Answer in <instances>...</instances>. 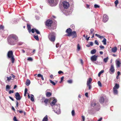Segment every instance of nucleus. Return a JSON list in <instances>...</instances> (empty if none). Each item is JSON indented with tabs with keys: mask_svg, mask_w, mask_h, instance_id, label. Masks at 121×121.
Here are the masks:
<instances>
[{
	"mask_svg": "<svg viewBox=\"0 0 121 121\" xmlns=\"http://www.w3.org/2000/svg\"><path fill=\"white\" fill-rule=\"evenodd\" d=\"M49 81L53 85L55 86L56 85V83L52 81L51 80L49 79Z\"/></svg>",
	"mask_w": 121,
	"mask_h": 121,
	"instance_id": "nucleus-32",
	"label": "nucleus"
},
{
	"mask_svg": "<svg viewBox=\"0 0 121 121\" xmlns=\"http://www.w3.org/2000/svg\"><path fill=\"white\" fill-rule=\"evenodd\" d=\"M34 37L37 40H39V39L38 35L36 36L34 35Z\"/></svg>",
	"mask_w": 121,
	"mask_h": 121,
	"instance_id": "nucleus-36",
	"label": "nucleus"
},
{
	"mask_svg": "<svg viewBox=\"0 0 121 121\" xmlns=\"http://www.w3.org/2000/svg\"><path fill=\"white\" fill-rule=\"evenodd\" d=\"M77 48V50L78 51H79L80 49L81 48L79 44H78Z\"/></svg>",
	"mask_w": 121,
	"mask_h": 121,
	"instance_id": "nucleus-38",
	"label": "nucleus"
},
{
	"mask_svg": "<svg viewBox=\"0 0 121 121\" xmlns=\"http://www.w3.org/2000/svg\"><path fill=\"white\" fill-rule=\"evenodd\" d=\"M50 4H52L53 6H56L57 4L58 0H48Z\"/></svg>",
	"mask_w": 121,
	"mask_h": 121,
	"instance_id": "nucleus-6",
	"label": "nucleus"
},
{
	"mask_svg": "<svg viewBox=\"0 0 121 121\" xmlns=\"http://www.w3.org/2000/svg\"><path fill=\"white\" fill-rule=\"evenodd\" d=\"M58 73L59 74H60L62 73H63V72L62 71H61V70H60V71H59L58 72Z\"/></svg>",
	"mask_w": 121,
	"mask_h": 121,
	"instance_id": "nucleus-51",
	"label": "nucleus"
},
{
	"mask_svg": "<svg viewBox=\"0 0 121 121\" xmlns=\"http://www.w3.org/2000/svg\"><path fill=\"white\" fill-rule=\"evenodd\" d=\"M108 59V57H107V58H104V62L106 63Z\"/></svg>",
	"mask_w": 121,
	"mask_h": 121,
	"instance_id": "nucleus-40",
	"label": "nucleus"
},
{
	"mask_svg": "<svg viewBox=\"0 0 121 121\" xmlns=\"http://www.w3.org/2000/svg\"><path fill=\"white\" fill-rule=\"evenodd\" d=\"M106 39L105 38H104L102 41V42L103 43L104 45H106Z\"/></svg>",
	"mask_w": 121,
	"mask_h": 121,
	"instance_id": "nucleus-30",
	"label": "nucleus"
},
{
	"mask_svg": "<svg viewBox=\"0 0 121 121\" xmlns=\"http://www.w3.org/2000/svg\"><path fill=\"white\" fill-rule=\"evenodd\" d=\"M27 27L29 32V33H30L31 31V26L30 25L27 24Z\"/></svg>",
	"mask_w": 121,
	"mask_h": 121,
	"instance_id": "nucleus-23",
	"label": "nucleus"
},
{
	"mask_svg": "<svg viewBox=\"0 0 121 121\" xmlns=\"http://www.w3.org/2000/svg\"><path fill=\"white\" fill-rule=\"evenodd\" d=\"M71 36H72L73 38H76L77 37V34L76 32L75 31L72 32L71 33Z\"/></svg>",
	"mask_w": 121,
	"mask_h": 121,
	"instance_id": "nucleus-14",
	"label": "nucleus"
},
{
	"mask_svg": "<svg viewBox=\"0 0 121 121\" xmlns=\"http://www.w3.org/2000/svg\"><path fill=\"white\" fill-rule=\"evenodd\" d=\"M94 6L95 8H99V6L96 4H95Z\"/></svg>",
	"mask_w": 121,
	"mask_h": 121,
	"instance_id": "nucleus-48",
	"label": "nucleus"
},
{
	"mask_svg": "<svg viewBox=\"0 0 121 121\" xmlns=\"http://www.w3.org/2000/svg\"><path fill=\"white\" fill-rule=\"evenodd\" d=\"M52 95V94L50 92H47L46 93V96L47 97H49Z\"/></svg>",
	"mask_w": 121,
	"mask_h": 121,
	"instance_id": "nucleus-27",
	"label": "nucleus"
},
{
	"mask_svg": "<svg viewBox=\"0 0 121 121\" xmlns=\"http://www.w3.org/2000/svg\"><path fill=\"white\" fill-rule=\"evenodd\" d=\"M62 4L64 8L65 9H68L69 6V3L65 1H64L63 2Z\"/></svg>",
	"mask_w": 121,
	"mask_h": 121,
	"instance_id": "nucleus-5",
	"label": "nucleus"
},
{
	"mask_svg": "<svg viewBox=\"0 0 121 121\" xmlns=\"http://www.w3.org/2000/svg\"><path fill=\"white\" fill-rule=\"evenodd\" d=\"M57 102V100L56 99H54L53 100L52 102L50 103V105L52 106L55 105L56 103Z\"/></svg>",
	"mask_w": 121,
	"mask_h": 121,
	"instance_id": "nucleus-12",
	"label": "nucleus"
},
{
	"mask_svg": "<svg viewBox=\"0 0 121 121\" xmlns=\"http://www.w3.org/2000/svg\"><path fill=\"white\" fill-rule=\"evenodd\" d=\"M66 32L67 33V36H71V33L72 32V30L70 28L67 29L66 31Z\"/></svg>",
	"mask_w": 121,
	"mask_h": 121,
	"instance_id": "nucleus-8",
	"label": "nucleus"
},
{
	"mask_svg": "<svg viewBox=\"0 0 121 121\" xmlns=\"http://www.w3.org/2000/svg\"><path fill=\"white\" fill-rule=\"evenodd\" d=\"M104 101V98L102 96L100 98L99 102L101 103H103Z\"/></svg>",
	"mask_w": 121,
	"mask_h": 121,
	"instance_id": "nucleus-18",
	"label": "nucleus"
},
{
	"mask_svg": "<svg viewBox=\"0 0 121 121\" xmlns=\"http://www.w3.org/2000/svg\"><path fill=\"white\" fill-rule=\"evenodd\" d=\"M115 71L114 66L112 64L111 65L110 68L109 69V72L111 74H112L114 73Z\"/></svg>",
	"mask_w": 121,
	"mask_h": 121,
	"instance_id": "nucleus-7",
	"label": "nucleus"
},
{
	"mask_svg": "<svg viewBox=\"0 0 121 121\" xmlns=\"http://www.w3.org/2000/svg\"><path fill=\"white\" fill-rule=\"evenodd\" d=\"M17 111L20 113H21L23 112V111L22 110H18Z\"/></svg>",
	"mask_w": 121,
	"mask_h": 121,
	"instance_id": "nucleus-59",
	"label": "nucleus"
},
{
	"mask_svg": "<svg viewBox=\"0 0 121 121\" xmlns=\"http://www.w3.org/2000/svg\"><path fill=\"white\" fill-rule=\"evenodd\" d=\"M108 19V16L106 14H104L103 15V21L104 22H107Z\"/></svg>",
	"mask_w": 121,
	"mask_h": 121,
	"instance_id": "nucleus-9",
	"label": "nucleus"
},
{
	"mask_svg": "<svg viewBox=\"0 0 121 121\" xmlns=\"http://www.w3.org/2000/svg\"><path fill=\"white\" fill-rule=\"evenodd\" d=\"M31 96L30 97V99L32 101H34V96L32 94L31 95Z\"/></svg>",
	"mask_w": 121,
	"mask_h": 121,
	"instance_id": "nucleus-31",
	"label": "nucleus"
},
{
	"mask_svg": "<svg viewBox=\"0 0 121 121\" xmlns=\"http://www.w3.org/2000/svg\"><path fill=\"white\" fill-rule=\"evenodd\" d=\"M91 84H86L87 86L88 87V89L89 90L91 89V88L92 86Z\"/></svg>",
	"mask_w": 121,
	"mask_h": 121,
	"instance_id": "nucleus-33",
	"label": "nucleus"
},
{
	"mask_svg": "<svg viewBox=\"0 0 121 121\" xmlns=\"http://www.w3.org/2000/svg\"><path fill=\"white\" fill-rule=\"evenodd\" d=\"M82 121H85V117L84 116H82Z\"/></svg>",
	"mask_w": 121,
	"mask_h": 121,
	"instance_id": "nucleus-52",
	"label": "nucleus"
},
{
	"mask_svg": "<svg viewBox=\"0 0 121 121\" xmlns=\"http://www.w3.org/2000/svg\"><path fill=\"white\" fill-rule=\"evenodd\" d=\"M98 83L99 86L101 87L102 86V84L100 81H99L98 82Z\"/></svg>",
	"mask_w": 121,
	"mask_h": 121,
	"instance_id": "nucleus-44",
	"label": "nucleus"
},
{
	"mask_svg": "<svg viewBox=\"0 0 121 121\" xmlns=\"http://www.w3.org/2000/svg\"><path fill=\"white\" fill-rule=\"evenodd\" d=\"M116 64L117 68L119 67L120 66L121 63L119 60L117 59L116 60Z\"/></svg>",
	"mask_w": 121,
	"mask_h": 121,
	"instance_id": "nucleus-15",
	"label": "nucleus"
},
{
	"mask_svg": "<svg viewBox=\"0 0 121 121\" xmlns=\"http://www.w3.org/2000/svg\"><path fill=\"white\" fill-rule=\"evenodd\" d=\"M102 119V117H101L99 119H98V121H101Z\"/></svg>",
	"mask_w": 121,
	"mask_h": 121,
	"instance_id": "nucleus-62",
	"label": "nucleus"
},
{
	"mask_svg": "<svg viewBox=\"0 0 121 121\" xmlns=\"http://www.w3.org/2000/svg\"><path fill=\"white\" fill-rule=\"evenodd\" d=\"M48 116L46 115L43 118V119L42 121H48Z\"/></svg>",
	"mask_w": 121,
	"mask_h": 121,
	"instance_id": "nucleus-24",
	"label": "nucleus"
},
{
	"mask_svg": "<svg viewBox=\"0 0 121 121\" xmlns=\"http://www.w3.org/2000/svg\"><path fill=\"white\" fill-rule=\"evenodd\" d=\"M54 111L57 114H60V110L59 107H57L56 108L54 109Z\"/></svg>",
	"mask_w": 121,
	"mask_h": 121,
	"instance_id": "nucleus-13",
	"label": "nucleus"
},
{
	"mask_svg": "<svg viewBox=\"0 0 121 121\" xmlns=\"http://www.w3.org/2000/svg\"><path fill=\"white\" fill-rule=\"evenodd\" d=\"M95 43L97 45H98L99 44L97 40H95Z\"/></svg>",
	"mask_w": 121,
	"mask_h": 121,
	"instance_id": "nucleus-54",
	"label": "nucleus"
},
{
	"mask_svg": "<svg viewBox=\"0 0 121 121\" xmlns=\"http://www.w3.org/2000/svg\"><path fill=\"white\" fill-rule=\"evenodd\" d=\"M92 79L91 78H89L87 80L86 84H91Z\"/></svg>",
	"mask_w": 121,
	"mask_h": 121,
	"instance_id": "nucleus-19",
	"label": "nucleus"
},
{
	"mask_svg": "<svg viewBox=\"0 0 121 121\" xmlns=\"http://www.w3.org/2000/svg\"><path fill=\"white\" fill-rule=\"evenodd\" d=\"M10 88V86H9L8 85H7L6 86V89L7 90H9V89Z\"/></svg>",
	"mask_w": 121,
	"mask_h": 121,
	"instance_id": "nucleus-41",
	"label": "nucleus"
},
{
	"mask_svg": "<svg viewBox=\"0 0 121 121\" xmlns=\"http://www.w3.org/2000/svg\"><path fill=\"white\" fill-rule=\"evenodd\" d=\"M13 120L14 121H17V118L16 117H14L13 118Z\"/></svg>",
	"mask_w": 121,
	"mask_h": 121,
	"instance_id": "nucleus-55",
	"label": "nucleus"
},
{
	"mask_svg": "<svg viewBox=\"0 0 121 121\" xmlns=\"http://www.w3.org/2000/svg\"><path fill=\"white\" fill-rule=\"evenodd\" d=\"M104 70H101L99 73L98 74V76L99 77L101 74L104 72Z\"/></svg>",
	"mask_w": 121,
	"mask_h": 121,
	"instance_id": "nucleus-35",
	"label": "nucleus"
},
{
	"mask_svg": "<svg viewBox=\"0 0 121 121\" xmlns=\"http://www.w3.org/2000/svg\"><path fill=\"white\" fill-rule=\"evenodd\" d=\"M7 56L8 58L10 59L11 63L13 64L14 63L15 60V59L12 51H9L8 52Z\"/></svg>",
	"mask_w": 121,
	"mask_h": 121,
	"instance_id": "nucleus-1",
	"label": "nucleus"
},
{
	"mask_svg": "<svg viewBox=\"0 0 121 121\" xmlns=\"http://www.w3.org/2000/svg\"><path fill=\"white\" fill-rule=\"evenodd\" d=\"M64 78V77L63 76L61 78V82H62V81L63 80Z\"/></svg>",
	"mask_w": 121,
	"mask_h": 121,
	"instance_id": "nucleus-64",
	"label": "nucleus"
},
{
	"mask_svg": "<svg viewBox=\"0 0 121 121\" xmlns=\"http://www.w3.org/2000/svg\"><path fill=\"white\" fill-rule=\"evenodd\" d=\"M12 38L14 40H17L18 39V38L17 36L15 35H11L9 36V41H10L11 39Z\"/></svg>",
	"mask_w": 121,
	"mask_h": 121,
	"instance_id": "nucleus-4",
	"label": "nucleus"
},
{
	"mask_svg": "<svg viewBox=\"0 0 121 121\" xmlns=\"http://www.w3.org/2000/svg\"><path fill=\"white\" fill-rule=\"evenodd\" d=\"M96 50L95 49H93L91 51V53L92 54H95L96 52Z\"/></svg>",
	"mask_w": 121,
	"mask_h": 121,
	"instance_id": "nucleus-29",
	"label": "nucleus"
},
{
	"mask_svg": "<svg viewBox=\"0 0 121 121\" xmlns=\"http://www.w3.org/2000/svg\"><path fill=\"white\" fill-rule=\"evenodd\" d=\"M16 98L17 100H20L21 99L20 95L18 92H16L15 94Z\"/></svg>",
	"mask_w": 121,
	"mask_h": 121,
	"instance_id": "nucleus-11",
	"label": "nucleus"
},
{
	"mask_svg": "<svg viewBox=\"0 0 121 121\" xmlns=\"http://www.w3.org/2000/svg\"><path fill=\"white\" fill-rule=\"evenodd\" d=\"M9 98L12 100L13 101H14V99L13 98H12L11 96H9Z\"/></svg>",
	"mask_w": 121,
	"mask_h": 121,
	"instance_id": "nucleus-61",
	"label": "nucleus"
},
{
	"mask_svg": "<svg viewBox=\"0 0 121 121\" xmlns=\"http://www.w3.org/2000/svg\"><path fill=\"white\" fill-rule=\"evenodd\" d=\"M119 87V84L116 83L115 86L113 87V88L115 89H118Z\"/></svg>",
	"mask_w": 121,
	"mask_h": 121,
	"instance_id": "nucleus-22",
	"label": "nucleus"
},
{
	"mask_svg": "<svg viewBox=\"0 0 121 121\" xmlns=\"http://www.w3.org/2000/svg\"><path fill=\"white\" fill-rule=\"evenodd\" d=\"M37 76L39 77H40L43 80H44V79L43 75H42L40 74H39L37 75Z\"/></svg>",
	"mask_w": 121,
	"mask_h": 121,
	"instance_id": "nucleus-26",
	"label": "nucleus"
},
{
	"mask_svg": "<svg viewBox=\"0 0 121 121\" xmlns=\"http://www.w3.org/2000/svg\"><path fill=\"white\" fill-rule=\"evenodd\" d=\"M90 45L91 46H92L93 45V43L92 42H90Z\"/></svg>",
	"mask_w": 121,
	"mask_h": 121,
	"instance_id": "nucleus-56",
	"label": "nucleus"
},
{
	"mask_svg": "<svg viewBox=\"0 0 121 121\" xmlns=\"http://www.w3.org/2000/svg\"><path fill=\"white\" fill-rule=\"evenodd\" d=\"M94 31V29H91L90 30V34H93Z\"/></svg>",
	"mask_w": 121,
	"mask_h": 121,
	"instance_id": "nucleus-34",
	"label": "nucleus"
},
{
	"mask_svg": "<svg viewBox=\"0 0 121 121\" xmlns=\"http://www.w3.org/2000/svg\"><path fill=\"white\" fill-rule=\"evenodd\" d=\"M99 47L100 48H101V49L104 48V46H103L102 45H100L99 46Z\"/></svg>",
	"mask_w": 121,
	"mask_h": 121,
	"instance_id": "nucleus-60",
	"label": "nucleus"
},
{
	"mask_svg": "<svg viewBox=\"0 0 121 121\" xmlns=\"http://www.w3.org/2000/svg\"><path fill=\"white\" fill-rule=\"evenodd\" d=\"M117 89L113 88V92L114 94L117 95L118 93V91Z\"/></svg>",
	"mask_w": 121,
	"mask_h": 121,
	"instance_id": "nucleus-21",
	"label": "nucleus"
},
{
	"mask_svg": "<svg viewBox=\"0 0 121 121\" xmlns=\"http://www.w3.org/2000/svg\"><path fill=\"white\" fill-rule=\"evenodd\" d=\"M27 88H26L25 90V92H24L25 93H26L27 92Z\"/></svg>",
	"mask_w": 121,
	"mask_h": 121,
	"instance_id": "nucleus-63",
	"label": "nucleus"
},
{
	"mask_svg": "<svg viewBox=\"0 0 121 121\" xmlns=\"http://www.w3.org/2000/svg\"><path fill=\"white\" fill-rule=\"evenodd\" d=\"M115 4L116 5H117L118 3V0H116L114 2Z\"/></svg>",
	"mask_w": 121,
	"mask_h": 121,
	"instance_id": "nucleus-46",
	"label": "nucleus"
},
{
	"mask_svg": "<svg viewBox=\"0 0 121 121\" xmlns=\"http://www.w3.org/2000/svg\"><path fill=\"white\" fill-rule=\"evenodd\" d=\"M95 35L97 37H98V38L101 39H102L104 37L101 36H100L99 35H98L96 34H95Z\"/></svg>",
	"mask_w": 121,
	"mask_h": 121,
	"instance_id": "nucleus-28",
	"label": "nucleus"
},
{
	"mask_svg": "<svg viewBox=\"0 0 121 121\" xmlns=\"http://www.w3.org/2000/svg\"><path fill=\"white\" fill-rule=\"evenodd\" d=\"M35 31L36 32V33L37 34H40V32L38 30L36 29Z\"/></svg>",
	"mask_w": 121,
	"mask_h": 121,
	"instance_id": "nucleus-47",
	"label": "nucleus"
},
{
	"mask_svg": "<svg viewBox=\"0 0 121 121\" xmlns=\"http://www.w3.org/2000/svg\"><path fill=\"white\" fill-rule=\"evenodd\" d=\"M27 60L29 61H32L33 60L32 58L31 57H29L27 59Z\"/></svg>",
	"mask_w": 121,
	"mask_h": 121,
	"instance_id": "nucleus-49",
	"label": "nucleus"
},
{
	"mask_svg": "<svg viewBox=\"0 0 121 121\" xmlns=\"http://www.w3.org/2000/svg\"><path fill=\"white\" fill-rule=\"evenodd\" d=\"M4 28V26H3L1 25H0V30L2 29L3 30Z\"/></svg>",
	"mask_w": 121,
	"mask_h": 121,
	"instance_id": "nucleus-45",
	"label": "nucleus"
},
{
	"mask_svg": "<svg viewBox=\"0 0 121 121\" xmlns=\"http://www.w3.org/2000/svg\"><path fill=\"white\" fill-rule=\"evenodd\" d=\"M30 80L29 79H27L26 82V85L27 86H28L30 84Z\"/></svg>",
	"mask_w": 121,
	"mask_h": 121,
	"instance_id": "nucleus-20",
	"label": "nucleus"
},
{
	"mask_svg": "<svg viewBox=\"0 0 121 121\" xmlns=\"http://www.w3.org/2000/svg\"><path fill=\"white\" fill-rule=\"evenodd\" d=\"M67 82L69 83H71L73 82L72 80L71 79L68 80Z\"/></svg>",
	"mask_w": 121,
	"mask_h": 121,
	"instance_id": "nucleus-43",
	"label": "nucleus"
},
{
	"mask_svg": "<svg viewBox=\"0 0 121 121\" xmlns=\"http://www.w3.org/2000/svg\"><path fill=\"white\" fill-rule=\"evenodd\" d=\"M36 29L35 28L32 29L31 30V31L32 33H34Z\"/></svg>",
	"mask_w": 121,
	"mask_h": 121,
	"instance_id": "nucleus-50",
	"label": "nucleus"
},
{
	"mask_svg": "<svg viewBox=\"0 0 121 121\" xmlns=\"http://www.w3.org/2000/svg\"><path fill=\"white\" fill-rule=\"evenodd\" d=\"M71 113L73 116H74L75 115V112L74 111V110H73L71 112Z\"/></svg>",
	"mask_w": 121,
	"mask_h": 121,
	"instance_id": "nucleus-39",
	"label": "nucleus"
},
{
	"mask_svg": "<svg viewBox=\"0 0 121 121\" xmlns=\"http://www.w3.org/2000/svg\"><path fill=\"white\" fill-rule=\"evenodd\" d=\"M96 105V104L95 103L93 102L91 104V106L93 107L95 106Z\"/></svg>",
	"mask_w": 121,
	"mask_h": 121,
	"instance_id": "nucleus-42",
	"label": "nucleus"
},
{
	"mask_svg": "<svg viewBox=\"0 0 121 121\" xmlns=\"http://www.w3.org/2000/svg\"><path fill=\"white\" fill-rule=\"evenodd\" d=\"M117 49L116 47L113 48L112 49V51L113 53L116 52L117 51Z\"/></svg>",
	"mask_w": 121,
	"mask_h": 121,
	"instance_id": "nucleus-17",
	"label": "nucleus"
},
{
	"mask_svg": "<svg viewBox=\"0 0 121 121\" xmlns=\"http://www.w3.org/2000/svg\"><path fill=\"white\" fill-rule=\"evenodd\" d=\"M53 23V21L52 20L50 19L47 20L46 21L45 24L46 27L48 28H50Z\"/></svg>",
	"mask_w": 121,
	"mask_h": 121,
	"instance_id": "nucleus-3",
	"label": "nucleus"
},
{
	"mask_svg": "<svg viewBox=\"0 0 121 121\" xmlns=\"http://www.w3.org/2000/svg\"><path fill=\"white\" fill-rule=\"evenodd\" d=\"M88 93L87 92H86L85 93V95L86 96V97H88Z\"/></svg>",
	"mask_w": 121,
	"mask_h": 121,
	"instance_id": "nucleus-58",
	"label": "nucleus"
},
{
	"mask_svg": "<svg viewBox=\"0 0 121 121\" xmlns=\"http://www.w3.org/2000/svg\"><path fill=\"white\" fill-rule=\"evenodd\" d=\"M49 101V99H45L44 101V102L45 103V105L46 106L47 105L48 102Z\"/></svg>",
	"mask_w": 121,
	"mask_h": 121,
	"instance_id": "nucleus-25",
	"label": "nucleus"
},
{
	"mask_svg": "<svg viewBox=\"0 0 121 121\" xmlns=\"http://www.w3.org/2000/svg\"><path fill=\"white\" fill-rule=\"evenodd\" d=\"M97 56L94 55L91 57V60L92 61H96L97 59Z\"/></svg>",
	"mask_w": 121,
	"mask_h": 121,
	"instance_id": "nucleus-10",
	"label": "nucleus"
},
{
	"mask_svg": "<svg viewBox=\"0 0 121 121\" xmlns=\"http://www.w3.org/2000/svg\"><path fill=\"white\" fill-rule=\"evenodd\" d=\"M87 36H88V35H86V39L87 40H89V38H90V36H89L88 38H87Z\"/></svg>",
	"mask_w": 121,
	"mask_h": 121,
	"instance_id": "nucleus-53",
	"label": "nucleus"
},
{
	"mask_svg": "<svg viewBox=\"0 0 121 121\" xmlns=\"http://www.w3.org/2000/svg\"><path fill=\"white\" fill-rule=\"evenodd\" d=\"M12 38L11 39V40H10V41H9V37L7 38V40L8 42L11 45H14V41L12 40Z\"/></svg>",
	"mask_w": 121,
	"mask_h": 121,
	"instance_id": "nucleus-16",
	"label": "nucleus"
},
{
	"mask_svg": "<svg viewBox=\"0 0 121 121\" xmlns=\"http://www.w3.org/2000/svg\"><path fill=\"white\" fill-rule=\"evenodd\" d=\"M56 34L55 32H52L50 33L48 35L49 40L52 42H54L56 39Z\"/></svg>",
	"mask_w": 121,
	"mask_h": 121,
	"instance_id": "nucleus-2",
	"label": "nucleus"
},
{
	"mask_svg": "<svg viewBox=\"0 0 121 121\" xmlns=\"http://www.w3.org/2000/svg\"><path fill=\"white\" fill-rule=\"evenodd\" d=\"M13 92H14V91L13 90L12 91H11V90H10L9 91V94H11L12 93H13Z\"/></svg>",
	"mask_w": 121,
	"mask_h": 121,
	"instance_id": "nucleus-57",
	"label": "nucleus"
},
{
	"mask_svg": "<svg viewBox=\"0 0 121 121\" xmlns=\"http://www.w3.org/2000/svg\"><path fill=\"white\" fill-rule=\"evenodd\" d=\"M12 77L11 76H10L9 77H7V80L9 81L11 79Z\"/></svg>",
	"mask_w": 121,
	"mask_h": 121,
	"instance_id": "nucleus-37",
	"label": "nucleus"
}]
</instances>
